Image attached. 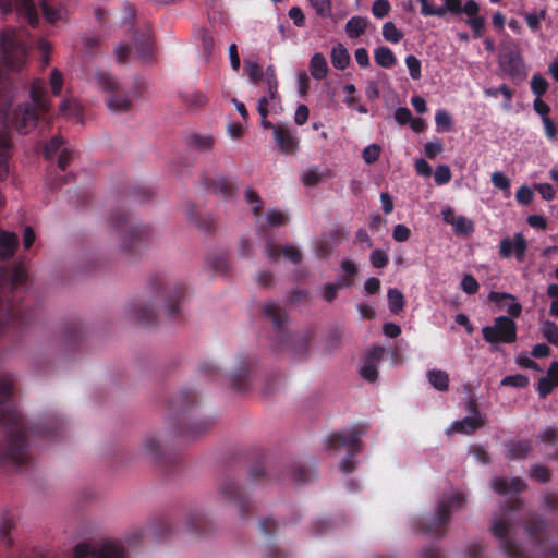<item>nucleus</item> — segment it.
<instances>
[{
	"instance_id": "1",
	"label": "nucleus",
	"mask_w": 558,
	"mask_h": 558,
	"mask_svg": "<svg viewBox=\"0 0 558 558\" xmlns=\"http://www.w3.org/2000/svg\"><path fill=\"white\" fill-rule=\"evenodd\" d=\"M31 99L33 105L19 106L13 111L10 122L23 134L31 132L38 121L37 109L46 112L50 108V100L44 87V82L34 81L31 86Z\"/></svg>"
},
{
	"instance_id": "2",
	"label": "nucleus",
	"mask_w": 558,
	"mask_h": 558,
	"mask_svg": "<svg viewBox=\"0 0 558 558\" xmlns=\"http://www.w3.org/2000/svg\"><path fill=\"white\" fill-rule=\"evenodd\" d=\"M0 50L4 65L11 71H17L27 61L28 45L25 32L5 29L0 34Z\"/></svg>"
},
{
	"instance_id": "3",
	"label": "nucleus",
	"mask_w": 558,
	"mask_h": 558,
	"mask_svg": "<svg viewBox=\"0 0 558 558\" xmlns=\"http://www.w3.org/2000/svg\"><path fill=\"white\" fill-rule=\"evenodd\" d=\"M182 296L183 294L179 290L158 287L151 292V295L147 300L143 301L135 308L134 315L137 319L145 320L148 318L153 307L158 303L162 304L163 308L172 315L177 312Z\"/></svg>"
},
{
	"instance_id": "4",
	"label": "nucleus",
	"mask_w": 558,
	"mask_h": 558,
	"mask_svg": "<svg viewBox=\"0 0 558 558\" xmlns=\"http://www.w3.org/2000/svg\"><path fill=\"white\" fill-rule=\"evenodd\" d=\"M95 83L100 90L109 94L106 104L110 111L121 113L130 109L132 102L131 98L121 94L119 83L110 74L98 72L95 76Z\"/></svg>"
},
{
	"instance_id": "5",
	"label": "nucleus",
	"mask_w": 558,
	"mask_h": 558,
	"mask_svg": "<svg viewBox=\"0 0 558 558\" xmlns=\"http://www.w3.org/2000/svg\"><path fill=\"white\" fill-rule=\"evenodd\" d=\"M484 340L493 345L502 342L511 343L517 339V324L509 316H498L494 324L482 328Z\"/></svg>"
},
{
	"instance_id": "6",
	"label": "nucleus",
	"mask_w": 558,
	"mask_h": 558,
	"mask_svg": "<svg viewBox=\"0 0 558 558\" xmlns=\"http://www.w3.org/2000/svg\"><path fill=\"white\" fill-rule=\"evenodd\" d=\"M265 84L267 86V96H263L257 101V111L262 118H267L270 111L279 112L280 99L277 96L278 81L274 65H268L265 71Z\"/></svg>"
},
{
	"instance_id": "7",
	"label": "nucleus",
	"mask_w": 558,
	"mask_h": 558,
	"mask_svg": "<svg viewBox=\"0 0 558 558\" xmlns=\"http://www.w3.org/2000/svg\"><path fill=\"white\" fill-rule=\"evenodd\" d=\"M468 409L470 410L471 414L452 422L447 428H446V435L451 436L454 434H463V435H470L477 430L478 428L483 427L486 423L485 415L482 414L476 409L475 402L470 399L468 401Z\"/></svg>"
},
{
	"instance_id": "8",
	"label": "nucleus",
	"mask_w": 558,
	"mask_h": 558,
	"mask_svg": "<svg viewBox=\"0 0 558 558\" xmlns=\"http://www.w3.org/2000/svg\"><path fill=\"white\" fill-rule=\"evenodd\" d=\"M27 446L26 430L15 423L7 435V457L13 461L20 462Z\"/></svg>"
},
{
	"instance_id": "9",
	"label": "nucleus",
	"mask_w": 558,
	"mask_h": 558,
	"mask_svg": "<svg viewBox=\"0 0 558 558\" xmlns=\"http://www.w3.org/2000/svg\"><path fill=\"white\" fill-rule=\"evenodd\" d=\"M0 11L2 14L15 12L32 25L38 21V11L33 0H0Z\"/></svg>"
},
{
	"instance_id": "10",
	"label": "nucleus",
	"mask_w": 558,
	"mask_h": 558,
	"mask_svg": "<svg viewBox=\"0 0 558 558\" xmlns=\"http://www.w3.org/2000/svg\"><path fill=\"white\" fill-rule=\"evenodd\" d=\"M527 250V241L521 232L513 236H506L499 243V254L504 258L515 257L518 262H523Z\"/></svg>"
},
{
	"instance_id": "11",
	"label": "nucleus",
	"mask_w": 558,
	"mask_h": 558,
	"mask_svg": "<svg viewBox=\"0 0 558 558\" xmlns=\"http://www.w3.org/2000/svg\"><path fill=\"white\" fill-rule=\"evenodd\" d=\"M274 140L280 151L283 154L293 155L299 148V138L296 133L283 123L278 126H274Z\"/></svg>"
},
{
	"instance_id": "12",
	"label": "nucleus",
	"mask_w": 558,
	"mask_h": 558,
	"mask_svg": "<svg viewBox=\"0 0 558 558\" xmlns=\"http://www.w3.org/2000/svg\"><path fill=\"white\" fill-rule=\"evenodd\" d=\"M421 4V14L423 16L442 17L447 13L459 15L462 0H444L441 5H434L428 0H416Z\"/></svg>"
},
{
	"instance_id": "13",
	"label": "nucleus",
	"mask_w": 558,
	"mask_h": 558,
	"mask_svg": "<svg viewBox=\"0 0 558 558\" xmlns=\"http://www.w3.org/2000/svg\"><path fill=\"white\" fill-rule=\"evenodd\" d=\"M480 5L475 0H468L460 7L459 15L468 16L466 24L471 27L474 36L480 37L485 26V19L480 14Z\"/></svg>"
},
{
	"instance_id": "14",
	"label": "nucleus",
	"mask_w": 558,
	"mask_h": 558,
	"mask_svg": "<svg viewBox=\"0 0 558 558\" xmlns=\"http://www.w3.org/2000/svg\"><path fill=\"white\" fill-rule=\"evenodd\" d=\"M488 300L495 303L499 310L506 311L509 315L518 317L521 315L522 306L513 294L492 291Z\"/></svg>"
},
{
	"instance_id": "15",
	"label": "nucleus",
	"mask_w": 558,
	"mask_h": 558,
	"mask_svg": "<svg viewBox=\"0 0 558 558\" xmlns=\"http://www.w3.org/2000/svg\"><path fill=\"white\" fill-rule=\"evenodd\" d=\"M556 387H558V361L553 362L547 369L546 376L539 379L537 391L544 398Z\"/></svg>"
},
{
	"instance_id": "16",
	"label": "nucleus",
	"mask_w": 558,
	"mask_h": 558,
	"mask_svg": "<svg viewBox=\"0 0 558 558\" xmlns=\"http://www.w3.org/2000/svg\"><path fill=\"white\" fill-rule=\"evenodd\" d=\"M492 488L500 495H508L509 493H519L525 487V483L521 478H512L510 483L502 478H494L492 481Z\"/></svg>"
},
{
	"instance_id": "17",
	"label": "nucleus",
	"mask_w": 558,
	"mask_h": 558,
	"mask_svg": "<svg viewBox=\"0 0 558 558\" xmlns=\"http://www.w3.org/2000/svg\"><path fill=\"white\" fill-rule=\"evenodd\" d=\"M81 111L82 106L73 97L64 98L59 106V113L62 117L73 120L75 122L82 121Z\"/></svg>"
},
{
	"instance_id": "18",
	"label": "nucleus",
	"mask_w": 558,
	"mask_h": 558,
	"mask_svg": "<svg viewBox=\"0 0 558 558\" xmlns=\"http://www.w3.org/2000/svg\"><path fill=\"white\" fill-rule=\"evenodd\" d=\"M93 558H124V553L117 542L107 541L93 551Z\"/></svg>"
},
{
	"instance_id": "19",
	"label": "nucleus",
	"mask_w": 558,
	"mask_h": 558,
	"mask_svg": "<svg viewBox=\"0 0 558 558\" xmlns=\"http://www.w3.org/2000/svg\"><path fill=\"white\" fill-rule=\"evenodd\" d=\"M17 247V236L13 232H0V259L10 258Z\"/></svg>"
},
{
	"instance_id": "20",
	"label": "nucleus",
	"mask_w": 558,
	"mask_h": 558,
	"mask_svg": "<svg viewBox=\"0 0 558 558\" xmlns=\"http://www.w3.org/2000/svg\"><path fill=\"white\" fill-rule=\"evenodd\" d=\"M330 58L332 65L338 70L348 68L351 60L348 49L342 44L332 47Z\"/></svg>"
},
{
	"instance_id": "21",
	"label": "nucleus",
	"mask_w": 558,
	"mask_h": 558,
	"mask_svg": "<svg viewBox=\"0 0 558 558\" xmlns=\"http://www.w3.org/2000/svg\"><path fill=\"white\" fill-rule=\"evenodd\" d=\"M311 74L316 80H323L328 73V64L322 53H314L310 61Z\"/></svg>"
},
{
	"instance_id": "22",
	"label": "nucleus",
	"mask_w": 558,
	"mask_h": 558,
	"mask_svg": "<svg viewBox=\"0 0 558 558\" xmlns=\"http://www.w3.org/2000/svg\"><path fill=\"white\" fill-rule=\"evenodd\" d=\"M375 62L381 68H391L397 63V58L392 50L386 46H380L374 51Z\"/></svg>"
},
{
	"instance_id": "23",
	"label": "nucleus",
	"mask_w": 558,
	"mask_h": 558,
	"mask_svg": "<svg viewBox=\"0 0 558 558\" xmlns=\"http://www.w3.org/2000/svg\"><path fill=\"white\" fill-rule=\"evenodd\" d=\"M427 379L429 384L439 391H446L449 387V376L445 371L430 369L427 371Z\"/></svg>"
},
{
	"instance_id": "24",
	"label": "nucleus",
	"mask_w": 558,
	"mask_h": 558,
	"mask_svg": "<svg viewBox=\"0 0 558 558\" xmlns=\"http://www.w3.org/2000/svg\"><path fill=\"white\" fill-rule=\"evenodd\" d=\"M367 27V21L361 16L351 17L345 24V32L350 38H357L363 35Z\"/></svg>"
},
{
	"instance_id": "25",
	"label": "nucleus",
	"mask_w": 558,
	"mask_h": 558,
	"mask_svg": "<svg viewBox=\"0 0 558 558\" xmlns=\"http://www.w3.org/2000/svg\"><path fill=\"white\" fill-rule=\"evenodd\" d=\"M504 70L512 77L522 75L524 63L523 59L519 54H512L508 60L502 62Z\"/></svg>"
},
{
	"instance_id": "26",
	"label": "nucleus",
	"mask_w": 558,
	"mask_h": 558,
	"mask_svg": "<svg viewBox=\"0 0 558 558\" xmlns=\"http://www.w3.org/2000/svg\"><path fill=\"white\" fill-rule=\"evenodd\" d=\"M389 310L398 314L404 308V296L397 288H390L387 292Z\"/></svg>"
},
{
	"instance_id": "27",
	"label": "nucleus",
	"mask_w": 558,
	"mask_h": 558,
	"mask_svg": "<svg viewBox=\"0 0 558 558\" xmlns=\"http://www.w3.org/2000/svg\"><path fill=\"white\" fill-rule=\"evenodd\" d=\"M381 34L384 39L391 44H398L404 36L403 32L391 21L384 23Z\"/></svg>"
},
{
	"instance_id": "28",
	"label": "nucleus",
	"mask_w": 558,
	"mask_h": 558,
	"mask_svg": "<svg viewBox=\"0 0 558 558\" xmlns=\"http://www.w3.org/2000/svg\"><path fill=\"white\" fill-rule=\"evenodd\" d=\"M350 284L351 282L347 279L339 280L337 283L325 284L320 290L323 300H325L326 302L333 301L337 296L338 289L341 287H349Z\"/></svg>"
},
{
	"instance_id": "29",
	"label": "nucleus",
	"mask_w": 558,
	"mask_h": 558,
	"mask_svg": "<svg viewBox=\"0 0 558 558\" xmlns=\"http://www.w3.org/2000/svg\"><path fill=\"white\" fill-rule=\"evenodd\" d=\"M335 441L337 445V450L339 452L342 450L353 452V451L357 450L359 444H360V439L355 435L349 436V437L336 436Z\"/></svg>"
},
{
	"instance_id": "30",
	"label": "nucleus",
	"mask_w": 558,
	"mask_h": 558,
	"mask_svg": "<svg viewBox=\"0 0 558 558\" xmlns=\"http://www.w3.org/2000/svg\"><path fill=\"white\" fill-rule=\"evenodd\" d=\"M404 63L409 71V75L413 81H418L422 77L421 61L413 54L405 57Z\"/></svg>"
},
{
	"instance_id": "31",
	"label": "nucleus",
	"mask_w": 558,
	"mask_h": 558,
	"mask_svg": "<svg viewBox=\"0 0 558 558\" xmlns=\"http://www.w3.org/2000/svg\"><path fill=\"white\" fill-rule=\"evenodd\" d=\"M543 336L554 345H558V326L550 320H544L541 325Z\"/></svg>"
},
{
	"instance_id": "32",
	"label": "nucleus",
	"mask_w": 558,
	"mask_h": 558,
	"mask_svg": "<svg viewBox=\"0 0 558 558\" xmlns=\"http://www.w3.org/2000/svg\"><path fill=\"white\" fill-rule=\"evenodd\" d=\"M546 16L545 10L533 11L524 14L525 22L529 28L536 33L541 28V23Z\"/></svg>"
},
{
	"instance_id": "33",
	"label": "nucleus",
	"mask_w": 558,
	"mask_h": 558,
	"mask_svg": "<svg viewBox=\"0 0 558 558\" xmlns=\"http://www.w3.org/2000/svg\"><path fill=\"white\" fill-rule=\"evenodd\" d=\"M435 123L438 131L448 132L452 129V118L447 110H437L435 114Z\"/></svg>"
},
{
	"instance_id": "34",
	"label": "nucleus",
	"mask_w": 558,
	"mask_h": 558,
	"mask_svg": "<svg viewBox=\"0 0 558 558\" xmlns=\"http://www.w3.org/2000/svg\"><path fill=\"white\" fill-rule=\"evenodd\" d=\"M452 227L454 232L460 235H468L474 230L472 220L465 216H458Z\"/></svg>"
},
{
	"instance_id": "35",
	"label": "nucleus",
	"mask_w": 558,
	"mask_h": 558,
	"mask_svg": "<svg viewBox=\"0 0 558 558\" xmlns=\"http://www.w3.org/2000/svg\"><path fill=\"white\" fill-rule=\"evenodd\" d=\"M145 234H146V230L143 228H140V227L131 228L128 231V233L124 234L122 238L123 247L129 248L133 244V242L143 240Z\"/></svg>"
},
{
	"instance_id": "36",
	"label": "nucleus",
	"mask_w": 558,
	"mask_h": 558,
	"mask_svg": "<svg viewBox=\"0 0 558 558\" xmlns=\"http://www.w3.org/2000/svg\"><path fill=\"white\" fill-rule=\"evenodd\" d=\"M531 89L536 98H541L548 89V82L538 73L531 78Z\"/></svg>"
},
{
	"instance_id": "37",
	"label": "nucleus",
	"mask_w": 558,
	"mask_h": 558,
	"mask_svg": "<svg viewBox=\"0 0 558 558\" xmlns=\"http://www.w3.org/2000/svg\"><path fill=\"white\" fill-rule=\"evenodd\" d=\"M245 70L247 72L248 80L251 83L257 84L262 80L263 70L256 61L246 59Z\"/></svg>"
},
{
	"instance_id": "38",
	"label": "nucleus",
	"mask_w": 558,
	"mask_h": 558,
	"mask_svg": "<svg viewBox=\"0 0 558 558\" xmlns=\"http://www.w3.org/2000/svg\"><path fill=\"white\" fill-rule=\"evenodd\" d=\"M266 220L269 227H280L288 222L287 215L278 209H269L266 214Z\"/></svg>"
},
{
	"instance_id": "39",
	"label": "nucleus",
	"mask_w": 558,
	"mask_h": 558,
	"mask_svg": "<svg viewBox=\"0 0 558 558\" xmlns=\"http://www.w3.org/2000/svg\"><path fill=\"white\" fill-rule=\"evenodd\" d=\"M360 375L368 381H374L377 378V364L371 360H364L360 367Z\"/></svg>"
},
{
	"instance_id": "40",
	"label": "nucleus",
	"mask_w": 558,
	"mask_h": 558,
	"mask_svg": "<svg viewBox=\"0 0 558 558\" xmlns=\"http://www.w3.org/2000/svg\"><path fill=\"white\" fill-rule=\"evenodd\" d=\"M191 143L199 150H207L213 146L214 138L209 134H194Z\"/></svg>"
},
{
	"instance_id": "41",
	"label": "nucleus",
	"mask_w": 558,
	"mask_h": 558,
	"mask_svg": "<svg viewBox=\"0 0 558 558\" xmlns=\"http://www.w3.org/2000/svg\"><path fill=\"white\" fill-rule=\"evenodd\" d=\"M264 313L272 319L275 326L280 327L282 323V315L277 303L268 302L264 305Z\"/></svg>"
},
{
	"instance_id": "42",
	"label": "nucleus",
	"mask_w": 558,
	"mask_h": 558,
	"mask_svg": "<svg viewBox=\"0 0 558 558\" xmlns=\"http://www.w3.org/2000/svg\"><path fill=\"white\" fill-rule=\"evenodd\" d=\"M434 180L437 185L447 184L451 180V170L447 165H439L434 172Z\"/></svg>"
},
{
	"instance_id": "43",
	"label": "nucleus",
	"mask_w": 558,
	"mask_h": 558,
	"mask_svg": "<svg viewBox=\"0 0 558 558\" xmlns=\"http://www.w3.org/2000/svg\"><path fill=\"white\" fill-rule=\"evenodd\" d=\"M381 148L379 145L369 144L363 149L362 157L367 165H371L374 163L379 158Z\"/></svg>"
},
{
	"instance_id": "44",
	"label": "nucleus",
	"mask_w": 558,
	"mask_h": 558,
	"mask_svg": "<svg viewBox=\"0 0 558 558\" xmlns=\"http://www.w3.org/2000/svg\"><path fill=\"white\" fill-rule=\"evenodd\" d=\"M529 378L522 374L509 375L501 379L502 386H511L515 388H523L527 386Z\"/></svg>"
},
{
	"instance_id": "45",
	"label": "nucleus",
	"mask_w": 558,
	"mask_h": 558,
	"mask_svg": "<svg viewBox=\"0 0 558 558\" xmlns=\"http://www.w3.org/2000/svg\"><path fill=\"white\" fill-rule=\"evenodd\" d=\"M509 529H510V525H509L508 521L505 519H500V520L495 519L493 521L492 532L496 537H498L500 539L506 538V536L509 533Z\"/></svg>"
},
{
	"instance_id": "46",
	"label": "nucleus",
	"mask_w": 558,
	"mask_h": 558,
	"mask_svg": "<svg viewBox=\"0 0 558 558\" xmlns=\"http://www.w3.org/2000/svg\"><path fill=\"white\" fill-rule=\"evenodd\" d=\"M492 183L494 184L495 187H497L504 192L509 193V191H510L511 182H510L509 178L500 171H495L492 174Z\"/></svg>"
},
{
	"instance_id": "47",
	"label": "nucleus",
	"mask_w": 558,
	"mask_h": 558,
	"mask_svg": "<svg viewBox=\"0 0 558 558\" xmlns=\"http://www.w3.org/2000/svg\"><path fill=\"white\" fill-rule=\"evenodd\" d=\"M442 151L444 144L440 140L429 141L424 145V153L430 159H435L438 155L442 154Z\"/></svg>"
},
{
	"instance_id": "48",
	"label": "nucleus",
	"mask_w": 558,
	"mask_h": 558,
	"mask_svg": "<svg viewBox=\"0 0 558 558\" xmlns=\"http://www.w3.org/2000/svg\"><path fill=\"white\" fill-rule=\"evenodd\" d=\"M62 148H64L62 140L60 137L52 138L45 147L46 158L50 159L58 156Z\"/></svg>"
},
{
	"instance_id": "49",
	"label": "nucleus",
	"mask_w": 558,
	"mask_h": 558,
	"mask_svg": "<svg viewBox=\"0 0 558 558\" xmlns=\"http://www.w3.org/2000/svg\"><path fill=\"white\" fill-rule=\"evenodd\" d=\"M509 452L512 458H521L527 453L530 450V445L526 441L520 440L515 442H510L508 445Z\"/></svg>"
},
{
	"instance_id": "50",
	"label": "nucleus",
	"mask_w": 558,
	"mask_h": 558,
	"mask_svg": "<svg viewBox=\"0 0 558 558\" xmlns=\"http://www.w3.org/2000/svg\"><path fill=\"white\" fill-rule=\"evenodd\" d=\"M390 8L388 0H375L372 5V13L375 17L383 19L389 13Z\"/></svg>"
},
{
	"instance_id": "51",
	"label": "nucleus",
	"mask_w": 558,
	"mask_h": 558,
	"mask_svg": "<svg viewBox=\"0 0 558 558\" xmlns=\"http://www.w3.org/2000/svg\"><path fill=\"white\" fill-rule=\"evenodd\" d=\"M478 282L472 275H464L461 280V289L466 294H474L478 291Z\"/></svg>"
},
{
	"instance_id": "52",
	"label": "nucleus",
	"mask_w": 558,
	"mask_h": 558,
	"mask_svg": "<svg viewBox=\"0 0 558 558\" xmlns=\"http://www.w3.org/2000/svg\"><path fill=\"white\" fill-rule=\"evenodd\" d=\"M340 267H341L342 272L348 278H353L357 275L359 266L351 258H342L340 262Z\"/></svg>"
},
{
	"instance_id": "53",
	"label": "nucleus",
	"mask_w": 558,
	"mask_h": 558,
	"mask_svg": "<svg viewBox=\"0 0 558 558\" xmlns=\"http://www.w3.org/2000/svg\"><path fill=\"white\" fill-rule=\"evenodd\" d=\"M63 75L57 69L51 71L50 87L53 95L58 96L62 90Z\"/></svg>"
},
{
	"instance_id": "54",
	"label": "nucleus",
	"mask_w": 558,
	"mask_h": 558,
	"mask_svg": "<svg viewBox=\"0 0 558 558\" xmlns=\"http://www.w3.org/2000/svg\"><path fill=\"white\" fill-rule=\"evenodd\" d=\"M533 191L527 185H521L515 192V199L522 205H527L533 201Z\"/></svg>"
},
{
	"instance_id": "55",
	"label": "nucleus",
	"mask_w": 558,
	"mask_h": 558,
	"mask_svg": "<svg viewBox=\"0 0 558 558\" xmlns=\"http://www.w3.org/2000/svg\"><path fill=\"white\" fill-rule=\"evenodd\" d=\"M245 199L247 204L252 207L254 214H258L262 208V201L256 194V192L253 191L252 189H247L245 191Z\"/></svg>"
},
{
	"instance_id": "56",
	"label": "nucleus",
	"mask_w": 558,
	"mask_h": 558,
	"mask_svg": "<svg viewBox=\"0 0 558 558\" xmlns=\"http://www.w3.org/2000/svg\"><path fill=\"white\" fill-rule=\"evenodd\" d=\"M96 550L95 547H92L87 543H80L74 547L73 556L74 558H93V551Z\"/></svg>"
},
{
	"instance_id": "57",
	"label": "nucleus",
	"mask_w": 558,
	"mask_h": 558,
	"mask_svg": "<svg viewBox=\"0 0 558 558\" xmlns=\"http://www.w3.org/2000/svg\"><path fill=\"white\" fill-rule=\"evenodd\" d=\"M462 504V497L458 494L451 496L448 500H442L439 505V510L441 512V520H444L442 513L448 511L449 509L457 508Z\"/></svg>"
},
{
	"instance_id": "58",
	"label": "nucleus",
	"mask_w": 558,
	"mask_h": 558,
	"mask_svg": "<svg viewBox=\"0 0 558 558\" xmlns=\"http://www.w3.org/2000/svg\"><path fill=\"white\" fill-rule=\"evenodd\" d=\"M369 260L374 267L383 268L387 265L388 257L383 251L375 250L371 253Z\"/></svg>"
},
{
	"instance_id": "59",
	"label": "nucleus",
	"mask_w": 558,
	"mask_h": 558,
	"mask_svg": "<svg viewBox=\"0 0 558 558\" xmlns=\"http://www.w3.org/2000/svg\"><path fill=\"white\" fill-rule=\"evenodd\" d=\"M316 13L320 16H327L330 13L329 0H308Z\"/></svg>"
},
{
	"instance_id": "60",
	"label": "nucleus",
	"mask_w": 558,
	"mask_h": 558,
	"mask_svg": "<svg viewBox=\"0 0 558 558\" xmlns=\"http://www.w3.org/2000/svg\"><path fill=\"white\" fill-rule=\"evenodd\" d=\"M395 120L400 124L404 125L408 124L412 119V113L409 108L407 107H398L395 110Z\"/></svg>"
},
{
	"instance_id": "61",
	"label": "nucleus",
	"mask_w": 558,
	"mask_h": 558,
	"mask_svg": "<svg viewBox=\"0 0 558 558\" xmlns=\"http://www.w3.org/2000/svg\"><path fill=\"white\" fill-rule=\"evenodd\" d=\"M343 90L345 93L344 102L349 108H355V105L357 104V97L354 95L356 92V88L353 84H347L343 87Z\"/></svg>"
},
{
	"instance_id": "62",
	"label": "nucleus",
	"mask_w": 558,
	"mask_h": 558,
	"mask_svg": "<svg viewBox=\"0 0 558 558\" xmlns=\"http://www.w3.org/2000/svg\"><path fill=\"white\" fill-rule=\"evenodd\" d=\"M301 181L306 186L316 185L319 182V174L317 169H308L306 170L302 177Z\"/></svg>"
},
{
	"instance_id": "63",
	"label": "nucleus",
	"mask_w": 558,
	"mask_h": 558,
	"mask_svg": "<svg viewBox=\"0 0 558 558\" xmlns=\"http://www.w3.org/2000/svg\"><path fill=\"white\" fill-rule=\"evenodd\" d=\"M281 252L284 258L292 264H298L301 260V253L296 247L292 245H287L282 247Z\"/></svg>"
},
{
	"instance_id": "64",
	"label": "nucleus",
	"mask_w": 558,
	"mask_h": 558,
	"mask_svg": "<svg viewBox=\"0 0 558 558\" xmlns=\"http://www.w3.org/2000/svg\"><path fill=\"white\" fill-rule=\"evenodd\" d=\"M410 236V229L404 225H397L393 228L392 238L397 242H404Z\"/></svg>"
}]
</instances>
